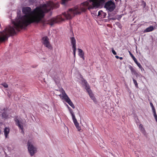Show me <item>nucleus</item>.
Wrapping results in <instances>:
<instances>
[{
	"instance_id": "nucleus-31",
	"label": "nucleus",
	"mask_w": 157,
	"mask_h": 157,
	"mask_svg": "<svg viewBox=\"0 0 157 157\" xmlns=\"http://www.w3.org/2000/svg\"><path fill=\"white\" fill-rule=\"evenodd\" d=\"M112 52L114 55H116L117 54V53L115 50L113 49V48L112 49Z\"/></svg>"
},
{
	"instance_id": "nucleus-26",
	"label": "nucleus",
	"mask_w": 157,
	"mask_h": 157,
	"mask_svg": "<svg viewBox=\"0 0 157 157\" xmlns=\"http://www.w3.org/2000/svg\"><path fill=\"white\" fill-rule=\"evenodd\" d=\"M106 13L103 11L102 13V14H101V17L104 18L106 16Z\"/></svg>"
},
{
	"instance_id": "nucleus-20",
	"label": "nucleus",
	"mask_w": 157,
	"mask_h": 157,
	"mask_svg": "<svg viewBox=\"0 0 157 157\" xmlns=\"http://www.w3.org/2000/svg\"><path fill=\"white\" fill-rule=\"evenodd\" d=\"M129 54L130 56H131L133 60L135 62H136L137 61L136 59V58L132 54V53L130 52L129 51Z\"/></svg>"
},
{
	"instance_id": "nucleus-21",
	"label": "nucleus",
	"mask_w": 157,
	"mask_h": 157,
	"mask_svg": "<svg viewBox=\"0 0 157 157\" xmlns=\"http://www.w3.org/2000/svg\"><path fill=\"white\" fill-rule=\"evenodd\" d=\"M153 112L154 116L155 117V120L157 122V115L156 114L155 110H154V111H153Z\"/></svg>"
},
{
	"instance_id": "nucleus-34",
	"label": "nucleus",
	"mask_w": 157,
	"mask_h": 157,
	"mask_svg": "<svg viewBox=\"0 0 157 157\" xmlns=\"http://www.w3.org/2000/svg\"><path fill=\"white\" fill-rule=\"evenodd\" d=\"M139 67L140 69V70L143 68V67L141 65L140 67Z\"/></svg>"
},
{
	"instance_id": "nucleus-3",
	"label": "nucleus",
	"mask_w": 157,
	"mask_h": 157,
	"mask_svg": "<svg viewBox=\"0 0 157 157\" xmlns=\"http://www.w3.org/2000/svg\"><path fill=\"white\" fill-rule=\"evenodd\" d=\"M28 151L31 156H33L37 152V148L33 145L32 140H29L28 143Z\"/></svg>"
},
{
	"instance_id": "nucleus-1",
	"label": "nucleus",
	"mask_w": 157,
	"mask_h": 157,
	"mask_svg": "<svg viewBox=\"0 0 157 157\" xmlns=\"http://www.w3.org/2000/svg\"><path fill=\"white\" fill-rule=\"evenodd\" d=\"M12 25L7 27L2 32H0V42L5 41L8 39V36L15 33V30L19 31L21 28V17L16 18L12 21Z\"/></svg>"
},
{
	"instance_id": "nucleus-12",
	"label": "nucleus",
	"mask_w": 157,
	"mask_h": 157,
	"mask_svg": "<svg viewBox=\"0 0 157 157\" xmlns=\"http://www.w3.org/2000/svg\"><path fill=\"white\" fill-rule=\"evenodd\" d=\"M71 43L72 45V48L76 47V41L74 37H71L70 38Z\"/></svg>"
},
{
	"instance_id": "nucleus-6",
	"label": "nucleus",
	"mask_w": 157,
	"mask_h": 157,
	"mask_svg": "<svg viewBox=\"0 0 157 157\" xmlns=\"http://www.w3.org/2000/svg\"><path fill=\"white\" fill-rule=\"evenodd\" d=\"M64 20L62 16L59 15L56 17L51 19L50 20V23L51 25H52L55 23L59 22Z\"/></svg>"
},
{
	"instance_id": "nucleus-23",
	"label": "nucleus",
	"mask_w": 157,
	"mask_h": 157,
	"mask_svg": "<svg viewBox=\"0 0 157 157\" xmlns=\"http://www.w3.org/2000/svg\"><path fill=\"white\" fill-rule=\"evenodd\" d=\"M72 50L73 52V54L74 57H75V52L76 50V47L72 48Z\"/></svg>"
},
{
	"instance_id": "nucleus-32",
	"label": "nucleus",
	"mask_w": 157,
	"mask_h": 157,
	"mask_svg": "<svg viewBox=\"0 0 157 157\" xmlns=\"http://www.w3.org/2000/svg\"><path fill=\"white\" fill-rule=\"evenodd\" d=\"M135 63L138 67H140L141 66L140 64V63L138 62L137 61Z\"/></svg>"
},
{
	"instance_id": "nucleus-25",
	"label": "nucleus",
	"mask_w": 157,
	"mask_h": 157,
	"mask_svg": "<svg viewBox=\"0 0 157 157\" xmlns=\"http://www.w3.org/2000/svg\"><path fill=\"white\" fill-rule=\"evenodd\" d=\"M150 104L151 106V107L152 108V111H154V110H155V109L153 106V104L151 102H150Z\"/></svg>"
},
{
	"instance_id": "nucleus-4",
	"label": "nucleus",
	"mask_w": 157,
	"mask_h": 157,
	"mask_svg": "<svg viewBox=\"0 0 157 157\" xmlns=\"http://www.w3.org/2000/svg\"><path fill=\"white\" fill-rule=\"evenodd\" d=\"M104 7L108 11L111 12L114 10L116 6L115 3L113 2L109 1L105 3Z\"/></svg>"
},
{
	"instance_id": "nucleus-38",
	"label": "nucleus",
	"mask_w": 157,
	"mask_h": 157,
	"mask_svg": "<svg viewBox=\"0 0 157 157\" xmlns=\"http://www.w3.org/2000/svg\"><path fill=\"white\" fill-rule=\"evenodd\" d=\"M119 58L121 59V60L123 59V58L122 57H119Z\"/></svg>"
},
{
	"instance_id": "nucleus-11",
	"label": "nucleus",
	"mask_w": 157,
	"mask_h": 157,
	"mask_svg": "<svg viewBox=\"0 0 157 157\" xmlns=\"http://www.w3.org/2000/svg\"><path fill=\"white\" fill-rule=\"evenodd\" d=\"M72 119L74 122V123L77 128V129L79 131H81V128L80 126H79V124L78 123V122L76 119L75 118V116L74 117H72Z\"/></svg>"
},
{
	"instance_id": "nucleus-19",
	"label": "nucleus",
	"mask_w": 157,
	"mask_h": 157,
	"mask_svg": "<svg viewBox=\"0 0 157 157\" xmlns=\"http://www.w3.org/2000/svg\"><path fill=\"white\" fill-rule=\"evenodd\" d=\"M129 68L130 70L132 75H134L136 72L135 69L131 66H130Z\"/></svg>"
},
{
	"instance_id": "nucleus-29",
	"label": "nucleus",
	"mask_w": 157,
	"mask_h": 157,
	"mask_svg": "<svg viewBox=\"0 0 157 157\" xmlns=\"http://www.w3.org/2000/svg\"><path fill=\"white\" fill-rule=\"evenodd\" d=\"M103 11L102 10H100L98 11V16H101V14H102Z\"/></svg>"
},
{
	"instance_id": "nucleus-15",
	"label": "nucleus",
	"mask_w": 157,
	"mask_h": 157,
	"mask_svg": "<svg viewBox=\"0 0 157 157\" xmlns=\"http://www.w3.org/2000/svg\"><path fill=\"white\" fill-rule=\"evenodd\" d=\"M139 128L140 129L144 135L146 134V132L144 128L143 127V125L142 124H140L139 126Z\"/></svg>"
},
{
	"instance_id": "nucleus-13",
	"label": "nucleus",
	"mask_w": 157,
	"mask_h": 157,
	"mask_svg": "<svg viewBox=\"0 0 157 157\" xmlns=\"http://www.w3.org/2000/svg\"><path fill=\"white\" fill-rule=\"evenodd\" d=\"M78 55L79 56L82 58L83 59H84V53L82 50L80 49H78Z\"/></svg>"
},
{
	"instance_id": "nucleus-7",
	"label": "nucleus",
	"mask_w": 157,
	"mask_h": 157,
	"mask_svg": "<svg viewBox=\"0 0 157 157\" xmlns=\"http://www.w3.org/2000/svg\"><path fill=\"white\" fill-rule=\"evenodd\" d=\"M84 84L85 86H86V89L88 92L89 95H90V97L91 98V99L93 100L94 102L96 101V100L95 98L94 97V96L93 94L92 93L91 90L89 88V87L87 86V82L86 81L84 80Z\"/></svg>"
},
{
	"instance_id": "nucleus-33",
	"label": "nucleus",
	"mask_w": 157,
	"mask_h": 157,
	"mask_svg": "<svg viewBox=\"0 0 157 157\" xmlns=\"http://www.w3.org/2000/svg\"><path fill=\"white\" fill-rule=\"evenodd\" d=\"M143 4L144 7L146 5V3L144 2H143Z\"/></svg>"
},
{
	"instance_id": "nucleus-27",
	"label": "nucleus",
	"mask_w": 157,
	"mask_h": 157,
	"mask_svg": "<svg viewBox=\"0 0 157 157\" xmlns=\"http://www.w3.org/2000/svg\"><path fill=\"white\" fill-rule=\"evenodd\" d=\"M116 25L118 26V27L120 28H121L122 27L121 24L119 22H117L116 23Z\"/></svg>"
},
{
	"instance_id": "nucleus-5",
	"label": "nucleus",
	"mask_w": 157,
	"mask_h": 157,
	"mask_svg": "<svg viewBox=\"0 0 157 157\" xmlns=\"http://www.w3.org/2000/svg\"><path fill=\"white\" fill-rule=\"evenodd\" d=\"M50 74L51 77L54 79L56 84L58 85H59L60 78L57 72L51 70L50 71Z\"/></svg>"
},
{
	"instance_id": "nucleus-36",
	"label": "nucleus",
	"mask_w": 157,
	"mask_h": 157,
	"mask_svg": "<svg viewBox=\"0 0 157 157\" xmlns=\"http://www.w3.org/2000/svg\"><path fill=\"white\" fill-rule=\"evenodd\" d=\"M115 57H116V58L117 59H118V58H119V57L118 56H115Z\"/></svg>"
},
{
	"instance_id": "nucleus-9",
	"label": "nucleus",
	"mask_w": 157,
	"mask_h": 157,
	"mask_svg": "<svg viewBox=\"0 0 157 157\" xmlns=\"http://www.w3.org/2000/svg\"><path fill=\"white\" fill-rule=\"evenodd\" d=\"M16 124L19 128L21 129V132H23V123L21 120H19L18 118H16L15 119Z\"/></svg>"
},
{
	"instance_id": "nucleus-30",
	"label": "nucleus",
	"mask_w": 157,
	"mask_h": 157,
	"mask_svg": "<svg viewBox=\"0 0 157 157\" xmlns=\"http://www.w3.org/2000/svg\"><path fill=\"white\" fill-rule=\"evenodd\" d=\"M134 75H135L137 77H138L140 76V74L137 72L134 74Z\"/></svg>"
},
{
	"instance_id": "nucleus-17",
	"label": "nucleus",
	"mask_w": 157,
	"mask_h": 157,
	"mask_svg": "<svg viewBox=\"0 0 157 157\" xmlns=\"http://www.w3.org/2000/svg\"><path fill=\"white\" fill-rule=\"evenodd\" d=\"M67 106L68 107V108L69 109V111L70 112V113L71 115V116H72V117H74L75 116L74 112L73 111V110L71 109V108L68 106V105H67Z\"/></svg>"
},
{
	"instance_id": "nucleus-8",
	"label": "nucleus",
	"mask_w": 157,
	"mask_h": 157,
	"mask_svg": "<svg viewBox=\"0 0 157 157\" xmlns=\"http://www.w3.org/2000/svg\"><path fill=\"white\" fill-rule=\"evenodd\" d=\"M42 42L44 45L48 48L50 49L52 48L50 44L49 41V39L47 36H44L42 38Z\"/></svg>"
},
{
	"instance_id": "nucleus-2",
	"label": "nucleus",
	"mask_w": 157,
	"mask_h": 157,
	"mask_svg": "<svg viewBox=\"0 0 157 157\" xmlns=\"http://www.w3.org/2000/svg\"><path fill=\"white\" fill-rule=\"evenodd\" d=\"M105 0H89L87 1V9L90 10L101 6ZM116 2L118 0H115Z\"/></svg>"
},
{
	"instance_id": "nucleus-14",
	"label": "nucleus",
	"mask_w": 157,
	"mask_h": 157,
	"mask_svg": "<svg viewBox=\"0 0 157 157\" xmlns=\"http://www.w3.org/2000/svg\"><path fill=\"white\" fill-rule=\"evenodd\" d=\"M154 27L153 26H150L144 30V33L149 32L152 31L154 30Z\"/></svg>"
},
{
	"instance_id": "nucleus-37",
	"label": "nucleus",
	"mask_w": 157,
	"mask_h": 157,
	"mask_svg": "<svg viewBox=\"0 0 157 157\" xmlns=\"http://www.w3.org/2000/svg\"><path fill=\"white\" fill-rule=\"evenodd\" d=\"M141 71H144V69L143 68L142 69H141Z\"/></svg>"
},
{
	"instance_id": "nucleus-28",
	"label": "nucleus",
	"mask_w": 157,
	"mask_h": 157,
	"mask_svg": "<svg viewBox=\"0 0 157 157\" xmlns=\"http://www.w3.org/2000/svg\"><path fill=\"white\" fill-rule=\"evenodd\" d=\"M2 85L6 88H7L8 87V85L6 83H3L2 84Z\"/></svg>"
},
{
	"instance_id": "nucleus-39",
	"label": "nucleus",
	"mask_w": 157,
	"mask_h": 157,
	"mask_svg": "<svg viewBox=\"0 0 157 157\" xmlns=\"http://www.w3.org/2000/svg\"><path fill=\"white\" fill-rule=\"evenodd\" d=\"M80 76L81 77V78H82V76L81 75H80Z\"/></svg>"
},
{
	"instance_id": "nucleus-24",
	"label": "nucleus",
	"mask_w": 157,
	"mask_h": 157,
	"mask_svg": "<svg viewBox=\"0 0 157 157\" xmlns=\"http://www.w3.org/2000/svg\"><path fill=\"white\" fill-rule=\"evenodd\" d=\"M2 117L5 118H7L8 117L6 115V113H3L2 114Z\"/></svg>"
},
{
	"instance_id": "nucleus-22",
	"label": "nucleus",
	"mask_w": 157,
	"mask_h": 157,
	"mask_svg": "<svg viewBox=\"0 0 157 157\" xmlns=\"http://www.w3.org/2000/svg\"><path fill=\"white\" fill-rule=\"evenodd\" d=\"M133 83H134V84H135L136 87L137 88H138V83L136 81V80H135L134 78H133Z\"/></svg>"
},
{
	"instance_id": "nucleus-10",
	"label": "nucleus",
	"mask_w": 157,
	"mask_h": 157,
	"mask_svg": "<svg viewBox=\"0 0 157 157\" xmlns=\"http://www.w3.org/2000/svg\"><path fill=\"white\" fill-rule=\"evenodd\" d=\"M60 91L62 94L59 95V96L62 99L65 100L66 102L70 98L62 89L60 90Z\"/></svg>"
},
{
	"instance_id": "nucleus-16",
	"label": "nucleus",
	"mask_w": 157,
	"mask_h": 157,
	"mask_svg": "<svg viewBox=\"0 0 157 157\" xmlns=\"http://www.w3.org/2000/svg\"><path fill=\"white\" fill-rule=\"evenodd\" d=\"M4 134L6 138L7 137L8 135L10 132V129L8 128H6L4 129Z\"/></svg>"
},
{
	"instance_id": "nucleus-35",
	"label": "nucleus",
	"mask_w": 157,
	"mask_h": 157,
	"mask_svg": "<svg viewBox=\"0 0 157 157\" xmlns=\"http://www.w3.org/2000/svg\"><path fill=\"white\" fill-rule=\"evenodd\" d=\"M139 67L140 69V70L143 68V67L141 65L140 67Z\"/></svg>"
},
{
	"instance_id": "nucleus-18",
	"label": "nucleus",
	"mask_w": 157,
	"mask_h": 157,
	"mask_svg": "<svg viewBox=\"0 0 157 157\" xmlns=\"http://www.w3.org/2000/svg\"><path fill=\"white\" fill-rule=\"evenodd\" d=\"M66 102H67L73 109L75 108V106L74 105L70 99L67 101Z\"/></svg>"
}]
</instances>
